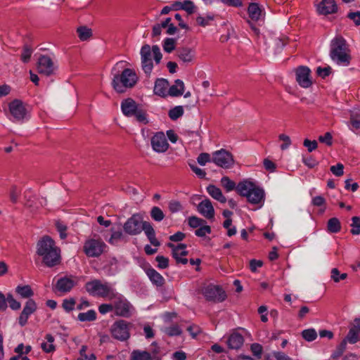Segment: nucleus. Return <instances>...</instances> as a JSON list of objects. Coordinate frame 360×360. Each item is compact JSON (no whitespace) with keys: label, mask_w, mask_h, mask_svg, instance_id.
Listing matches in <instances>:
<instances>
[{"label":"nucleus","mask_w":360,"mask_h":360,"mask_svg":"<svg viewBox=\"0 0 360 360\" xmlns=\"http://www.w3.org/2000/svg\"><path fill=\"white\" fill-rule=\"evenodd\" d=\"M345 338L348 340L349 343L354 344L360 340V333L354 326L350 328Z\"/></svg>","instance_id":"34"},{"label":"nucleus","mask_w":360,"mask_h":360,"mask_svg":"<svg viewBox=\"0 0 360 360\" xmlns=\"http://www.w3.org/2000/svg\"><path fill=\"white\" fill-rule=\"evenodd\" d=\"M150 215L151 217L156 221H160L165 217L163 212L158 207H153L152 208Z\"/></svg>","instance_id":"46"},{"label":"nucleus","mask_w":360,"mask_h":360,"mask_svg":"<svg viewBox=\"0 0 360 360\" xmlns=\"http://www.w3.org/2000/svg\"><path fill=\"white\" fill-rule=\"evenodd\" d=\"M153 150L158 153H165L169 148V143L165 134L162 131L155 134L150 140Z\"/></svg>","instance_id":"15"},{"label":"nucleus","mask_w":360,"mask_h":360,"mask_svg":"<svg viewBox=\"0 0 360 360\" xmlns=\"http://www.w3.org/2000/svg\"><path fill=\"white\" fill-rule=\"evenodd\" d=\"M243 337L238 333L231 334L226 340L227 345L231 349H238L243 345Z\"/></svg>","instance_id":"25"},{"label":"nucleus","mask_w":360,"mask_h":360,"mask_svg":"<svg viewBox=\"0 0 360 360\" xmlns=\"http://www.w3.org/2000/svg\"><path fill=\"white\" fill-rule=\"evenodd\" d=\"M347 277V274L346 273L340 274L336 268L331 270V278L336 283L345 279Z\"/></svg>","instance_id":"49"},{"label":"nucleus","mask_w":360,"mask_h":360,"mask_svg":"<svg viewBox=\"0 0 360 360\" xmlns=\"http://www.w3.org/2000/svg\"><path fill=\"white\" fill-rule=\"evenodd\" d=\"M278 139L280 141L283 142V143L281 145V150H285L288 149L291 145V140L289 136L281 134L279 135Z\"/></svg>","instance_id":"50"},{"label":"nucleus","mask_w":360,"mask_h":360,"mask_svg":"<svg viewBox=\"0 0 360 360\" xmlns=\"http://www.w3.org/2000/svg\"><path fill=\"white\" fill-rule=\"evenodd\" d=\"M156 261L158 263V266L160 269H166L168 266L169 259H168V258H167L164 256H162V255L157 256Z\"/></svg>","instance_id":"61"},{"label":"nucleus","mask_w":360,"mask_h":360,"mask_svg":"<svg viewBox=\"0 0 360 360\" xmlns=\"http://www.w3.org/2000/svg\"><path fill=\"white\" fill-rule=\"evenodd\" d=\"M255 186L254 182L245 179L238 184L236 190L240 195L247 197Z\"/></svg>","instance_id":"26"},{"label":"nucleus","mask_w":360,"mask_h":360,"mask_svg":"<svg viewBox=\"0 0 360 360\" xmlns=\"http://www.w3.org/2000/svg\"><path fill=\"white\" fill-rule=\"evenodd\" d=\"M212 162L224 169H229L234 165L233 155L224 149L214 152L212 156Z\"/></svg>","instance_id":"9"},{"label":"nucleus","mask_w":360,"mask_h":360,"mask_svg":"<svg viewBox=\"0 0 360 360\" xmlns=\"http://www.w3.org/2000/svg\"><path fill=\"white\" fill-rule=\"evenodd\" d=\"M8 108L10 115L14 121H22L27 115V109L23 103L20 100L15 99L11 102Z\"/></svg>","instance_id":"11"},{"label":"nucleus","mask_w":360,"mask_h":360,"mask_svg":"<svg viewBox=\"0 0 360 360\" xmlns=\"http://www.w3.org/2000/svg\"><path fill=\"white\" fill-rule=\"evenodd\" d=\"M146 275L150 281L158 286L164 283V278L154 269L148 268L146 270Z\"/></svg>","instance_id":"28"},{"label":"nucleus","mask_w":360,"mask_h":360,"mask_svg":"<svg viewBox=\"0 0 360 360\" xmlns=\"http://www.w3.org/2000/svg\"><path fill=\"white\" fill-rule=\"evenodd\" d=\"M75 304L76 302L74 298H67L65 299L63 302V308L67 312H70L74 309Z\"/></svg>","instance_id":"48"},{"label":"nucleus","mask_w":360,"mask_h":360,"mask_svg":"<svg viewBox=\"0 0 360 360\" xmlns=\"http://www.w3.org/2000/svg\"><path fill=\"white\" fill-rule=\"evenodd\" d=\"M296 80L300 86L309 87L312 84L310 70L304 66L298 68L296 70Z\"/></svg>","instance_id":"19"},{"label":"nucleus","mask_w":360,"mask_h":360,"mask_svg":"<svg viewBox=\"0 0 360 360\" xmlns=\"http://www.w3.org/2000/svg\"><path fill=\"white\" fill-rule=\"evenodd\" d=\"M246 198L250 203L262 204L264 202V192L262 188L255 186Z\"/></svg>","instance_id":"24"},{"label":"nucleus","mask_w":360,"mask_h":360,"mask_svg":"<svg viewBox=\"0 0 360 360\" xmlns=\"http://www.w3.org/2000/svg\"><path fill=\"white\" fill-rule=\"evenodd\" d=\"M150 354L145 351L134 350L131 355V360H149Z\"/></svg>","instance_id":"36"},{"label":"nucleus","mask_w":360,"mask_h":360,"mask_svg":"<svg viewBox=\"0 0 360 360\" xmlns=\"http://www.w3.org/2000/svg\"><path fill=\"white\" fill-rule=\"evenodd\" d=\"M139 108L136 102L131 98L124 99L121 103L122 112L127 117H133Z\"/></svg>","instance_id":"21"},{"label":"nucleus","mask_w":360,"mask_h":360,"mask_svg":"<svg viewBox=\"0 0 360 360\" xmlns=\"http://www.w3.org/2000/svg\"><path fill=\"white\" fill-rule=\"evenodd\" d=\"M111 333L115 338L126 340L129 338V325L123 320L117 321L112 326Z\"/></svg>","instance_id":"13"},{"label":"nucleus","mask_w":360,"mask_h":360,"mask_svg":"<svg viewBox=\"0 0 360 360\" xmlns=\"http://www.w3.org/2000/svg\"><path fill=\"white\" fill-rule=\"evenodd\" d=\"M45 340L46 341L41 344V349L46 353L53 352L56 349V347L53 344L54 338L51 335L47 334L45 337Z\"/></svg>","instance_id":"31"},{"label":"nucleus","mask_w":360,"mask_h":360,"mask_svg":"<svg viewBox=\"0 0 360 360\" xmlns=\"http://www.w3.org/2000/svg\"><path fill=\"white\" fill-rule=\"evenodd\" d=\"M7 301L9 304V307L13 310H18L21 307V304L20 302L17 301L12 295L8 294L7 295Z\"/></svg>","instance_id":"53"},{"label":"nucleus","mask_w":360,"mask_h":360,"mask_svg":"<svg viewBox=\"0 0 360 360\" xmlns=\"http://www.w3.org/2000/svg\"><path fill=\"white\" fill-rule=\"evenodd\" d=\"M37 68L40 74L46 76L53 74L58 69L56 57L53 55L40 56L37 61Z\"/></svg>","instance_id":"6"},{"label":"nucleus","mask_w":360,"mask_h":360,"mask_svg":"<svg viewBox=\"0 0 360 360\" xmlns=\"http://www.w3.org/2000/svg\"><path fill=\"white\" fill-rule=\"evenodd\" d=\"M86 290L93 296L108 297L112 298L115 296V292L112 285L106 282L99 280H94L86 283Z\"/></svg>","instance_id":"5"},{"label":"nucleus","mask_w":360,"mask_h":360,"mask_svg":"<svg viewBox=\"0 0 360 360\" xmlns=\"http://www.w3.org/2000/svg\"><path fill=\"white\" fill-rule=\"evenodd\" d=\"M110 266L108 267H105L106 271L110 275H113L119 271L117 261L115 259H112L110 261Z\"/></svg>","instance_id":"54"},{"label":"nucleus","mask_w":360,"mask_h":360,"mask_svg":"<svg viewBox=\"0 0 360 360\" xmlns=\"http://www.w3.org/2000/svg\"><path fill=\"white\" fill-rule=\"evenodd\" d=\"M182 10L191 15L195 12L196 6L192 1L184 0L183 1Z\"/></svg>","instance_id":"44"},{"label":"nucleus","mask_w":360,"mask_h":360,"mask_svg":"<svg viewBox=\"0 0 360 360\" xmlns=\"http://www.w3.org/2000/svg\"><path fill=\"white\" fill-rule=\"evenodd\" d=\"M140 54L142 70L147 75H150L153 69V58L157 64L160 63L162 59L160 49L157 45L150 46L145 44L141 47Z\"/></svg>","instance_id":"4"},{"label":"nucleus","mask_w":360,"mask_h":360,"mask_svg":"<svg viewBox=\"0 0 360 360\" xmlns=\"http://www.w3.org/2000/svg\"><path fill=\"white\" fill-rule=\"evenodd\" d=\"M142 226H143L142 231H144L145 234L146 235L147 237L155 233L154 229L153 228L152 225L149 222L143 221L142 224Z\"/></svg>","instance_id":"62"},{"label":"nucleus","mask_w":360,"mask_h":360,"mask_svg":"<svg viewBox=\"0 0 360 360\" xmlns=\"http://www.w3.org/2000/svg\"><path fill=\"white\" fill-rule=\"evenodd\" d=\"M32 349V347L30 345L25 346L22 343L19 344L15 348V352L18 354L20 356L22 354H28Z\"/></svg>","instance_id":"52"},{"label":"nucleus","mask_w":360,"mask_h":360,"mask_svg":"<svg viewBox=\"0 0 360 360\" xmlns=\"http://www.w3.org/2000/svg\"><path fill=\"white\" fill-rule=\"evenodd\" d=\"M340 223L337 218H331L328 222V229L332 233H337L340 230Z\"/></svg>","instance_id":"38"},{"label":"nucleus","mask_w":360,"mask_h":360,"mask_svg":"<svg viewBox=\"0 0 360 360\" xmlns=\"http://www.w3.org/2000/svg\"><path fill=\"white\" fill-rule=\"evenodd\" d=\"M15 292L23 298H29L34 295L31 287L28 285H18L15 288Z\"/></svg>","instance_id":"33"},{"label":"nucleus","mask_w":360,"mask_h":360,"mask_svg":"<svg viewBox=\"0 0 360 360\" xmlns=\"http://www.w3.org/2000/svg\"><path fill=\"white\" fill-rule=\"evenodd\" d=\"M351 233L353 235L360 234V218L359 217H353L352 218Z\"/></svg>","instance_id":"45"},{"label":"nucleus","mask_w":360,"mask_h":360,"mask_svg":"<svg viewBox=\"0 0 360 360\" xmlns=\"http://www.w3.org/2000/svg\"><path fill=\"white\" fill-rule=\"evenodd\" d=\"M250 349L254 356L258 359L261 358L262 353V347L261 345L258 343H254L251 345Z\"/></svg>","instance_id":"59"},{"label":"nucleus","mask_w":360,"mask_h":360,"mask_svg":"<svg viewBox=\"0 0 360 360\" xmlns=\"http://www.w3.org/2000/svg\"><path fill=\"white\" fill-rule=\"evenodd\" d=\"M20 194V190L17 186H12L9 192L10 199L12 201V202H17Z\"/></svg>","instance_id":"51"},{"label":"nucleus","mask_w":360,"mask_h":360,"mask_svg":"<svg viewBox=\"0 0 360 360\" xmlns=\"http://www.w3.org/2000/svg\"><path fill=\"white\" fill-rule=\"evenodd\" d=\"M176 40L172 38H167L163 41V49L167 53H171L175 49Z\"/></svg>","instance_id":"39"},{"label":"nucleus","mask_w":360,"mask_h":360,"mask_svg":"<svg viewBox=\"0 0 360 360\" xmlns=\"http://www.w3.org/2000/svg\"><path fill=\"white\" fill-rule=\"evenodd\" d=\"M37 306L34 300L30 299L26 302L18 319L21 326L27 323L29 316L37 310Z\"/></svg>","instance_id":"20"},{"label":"nucleus","mask_w":360,"mask_h":360,"mask_svg":"<svg viewBox=\"0 0 360 360\" xmlns=\"http://www.w3.org/2000/svg\"><path fill=\"white\" fill-rule=\"evenodd\" d=\"M79 281L80 278L77 276H71L60 278L56 282V289L63 293L68 292Z\"/></svg>","instance_id":"17"},{"label":"nucleus","mask_w":360,"mask_h":360,"mask_svg":"<svg viewBox=\"0 0 360 360\" xmlns=\"http://www.w3.org/2000/svg\"><path fill=\"white\" fill-rule=\"evenodd\" d=\"M32 54V50L28 46H25L21 54V60L24 63H27Z\"/></svg>","instance_id":"60"},{"label":"nucleus","mask_w":360,"mask_h":360,"mask_svg":"<svg viewBox=\"0 0 360 360\" xmlns=\"http://www.w3.org/2000/svg\"><path fill=\"white\" fill-rule=\"evenodd\" d=\"M37 253L41 257L45 265L49 267L54 266L60 263V250L49 236L43 237L37 243Z\"/></svg>","instance_id":"2"},{"label":"nucleus","mask_w":360,"mask_h":360,"mask_svg":"<svg viewBox=\"0 0 360 360\" xmlns=\"http://www.w3.org/2000/svg\"><path fill=\"white\" fill-rule=\"evenodd\" d=\"M250 18L253 21H258L263 18V11L256 3H251L248 8Z\"/></svg>","instance_id":"27"},{"label":"nucleus","mask_w":360,"mask_h":360,"mask_svg":"<svg viewBox=\"0 0 360 360\" xmlns=\"http://www.w3.org/2000/svg\"><path fill=\"white\" fill-rule=\"evenodd\" d=\"M207 191L214 199L221 203L226 202V198L218 187L214 185H210L207 187Z\"/></svg>","instance_id":"29"},{"label":"nucleus","mask_w":360,"mask_h":360,"mask_svg":"<svg viewBox=\"0 0 360 360\" xmlns=\"http://www.w3.org/2000/svg\"><path fill=\"white\" fill-rule=\"evenodd\" d=\"M330 56L333 61L338 65H349L351 59L349 49L342 37H336L331 41Z\"/></svg>","instance_id":"3"},{"label":"nucleus","mask_w":360,"mask_h":360,"mask_svg":"<svg viewBox=\"0 0 360 360\" xmlns=\"http://www.w3.org/2000/svg\"><path fill=\"white\" fill-rule=\"evenodd\" d=\"M214 17L212 14H207L205 16L199 15L196 18L197 23L202 26L206 27L210 25V22L214 20Z\"/></svg>","instance_id":"37"},{"label":"nucleus","mask_w":360,"mask_h":360,"mask_svg":"<svg viewBox=\"0 0 360 360\" xmlns=\"http://www.w3.org/2000/svg\"><path fill=\"white\" fill-rule=\"evenodd\" d=\"M167 246L171 249L172 257L177 263L182 264L188 263V259L185 257L188 255L186 244L168 243Z\"/></svg>","instance_id":"12"},{"label":"nucleus","mask_w":360,"mask_h":360,"mask_svg":"<svg viewBox=\"0 0 360 360\" xmlns=\"http://www.w3.org/2000/svg\"><path fill=\"white\" fill-rule=\"evenodd\" d=\"M177 58L184 65H193L196 59V51L188 46L181 47L177 51Z\"/></svg>","instance_id":"16"},{"label":"nucleus","mask_w":360,"mask_h":360,"mask_svg":"<svg viewBox=\"0 0 360 360\" xmlns=\"http://www.w3.org/2000/svg\"><path fill=\"white\" fill-rule=\"evenodd\" d=\"M124 61L117 62L113 68V71L123 69L121 73H114L112 85L118 93H124L127 89L132 88L139 80L136 71L131 68H124Z\"/></svg>","instance_id":"1"},{"label":"nucleus","mask_w":360,"mask_h":360,"mask_svg":"<svg viewBox=\"0 0 360 360\" xmlns=\"http://www.w3.org/2000/svg\"><path fill=\"white\" fill-rule=\"evenodd\" d=\"M331 172L336 176H340L344 173V166L342 163H338L336 165L330 167Z\"/></svg>","instance_id":"58"},{"label":"nucleus","mask_w":360,"mask_h":360,"mask_svg":"<svg viewBox=\"0 0 360 360\" xmlns=\"http://www.w3.org/2000/svg\"><path fill=\"white\" fill-rule=\"evenodd\" d=\"M302 338L308 341L311 342L317 337L316 331L314 328L304 330L302 333Z\"/></svg>","instance_id":"42"},{"label":"nucleus","mask_w":360,"mask_h":360,"mask_svg":"<svg viewBox=\"0 0 360 360\" xmlns=\"http://www.w3.org/2000/svg\"><path fill=\"white\" fill-rule=\"evenodd\" d=\"M77 318L80 321H92L96 319V313L91 309L86 312L79 313Z\"/></svg>","instance_id":"35"},{"label":"nucleus","mask_w":360,"mask_h":360,"mask_svg":"<svg viewBox=\"0 0 360 360\" xmlns=\"http://www.w3.org/2000/svg\"><path fill=\"white\" fill-rule=\"evenodd\" d=\"M184 91V83L181 79H176L174 84L169 87V96H181Z\"/></svg>","instance_id":"30"},{"label":"nucleus","mask_w":360,"mask_h":360,"mask_svg":"<svg viewBox=\"0 0 360 360\" xmlns=\"http://www.w3.org/2000/svg\"><path fill=\"white\" fill-rule=\"evenodd\" d=\"M198 212L207 219H212L214 216V210L210 200H202L198 207Z\"/></svg>","instance_id":"23"},{"label":"nucleus","mask_w":360,"mask_h":360,"mask_svg":"<svg viewBox=\"0 0 360 360\" xmlns=\"http://www.w3.org/2000/svg\"><path fill=\"white\" fill-rule=\"evenodd\" d=\"M221 184L227 192L231 191L236 188L235 182L231 180L228 176L222 177Z\"/></svg>","instance_id":"41"},{"label":"nucleus","mask_w":360,"mask_h":360,"mask_svg":"<svg viewBox=\"0 0 360 360\" xmlns=\"http://www.w3.org/2000/svg\"><path fill=\"white\" fill-rule=\"evenodd\" d=\"M114 309L117 315L129 317L134 312V308L129 302L121 295L115 294Z\"/></svg>","instance_id":"7"},{"label":"nucleus","mask_w":360,"mask_h":360,"mask_svg":"<svg viewBox=\"0 0 360 360\" xmlns=\"http://www.w3.org/2000/svg\"><path fill=\"white\" fill-rule=\"evenodd\" d=\"M333 137L330 132H326L324 135L320 136L319 140L320 142L326 144L327 146H331L333 143Z\"/></svg>","instance_id":"64"},{"label":"nucleus","mask_w":360,"mask_h":360,"mask_svg":"<svg viewBox=\"0 0 360 360\" xmlns=\"http://www.w3.org/2000/svg\"><path fill=\"white\" fill-rule=\"evenodd\" d=\"M105 244L101 239L91 238L84 244V252L87 257H98L104 251Z\"/></svg>","instance_id":"8"},{"label":"nucleus","mask_w":360,"mask_h":360,"mask_svg":"<svg viewBox=\"0 0 360 360\" xmlns=\"http://www.w3.org/2000/svg\"><path fill=\"white\" fill-rule=\"evenodd\" d=\"M211 231V229L209 226L207 225H201L195 232V235L199 237L205 236L207 234H209Z\"/></svg>","instance_id":"57"},{"label":"nucleus","mask_w":360,"mask_h":360,"mask_svg":"<svg viewBox=\"0 0 360 360\" xmlns=\"http://www.w3.org/2000/svg\"><path fill=\"white\" fill-rule=\"evenodd\" d=\"M153 92L161 97L169 96V82L163 78L158 79L155 82Z\"/></svg>","instance_id":"22"},{"label":"nucleus","mask_w":360,"mask_h":360,"mask_svg":"<svg viewBox=\"0 0 360 360\" xmlns=\"http://www.w3.org/2000/svg\"><path fill=\"white\" fill-rule=\"evenodd\" d=\"M349 127L352 131H355V130L360 129V117H357L352 115L350 117V125Z\"/></svg>","instance_id":"55"},{"label":"nucleus","mask_w":360,"mask_h":360,"mask_svg":"<svg viewBox=\"0 0 360 360\" xmlns=\"http://www.w3.org/2000/svg\"><path fill=\"white\" fill-rule=\"evenodd\" d=\"M184 114L182 106H176L169 112V116L172 120H176Z\"/></svg>","instance_id":"47"},{"label":"nucleus","mask_w":360,"mask_h":360,"mask_svg":"<svg viewBox=\"0 0 360 360\" xmlns=\"http://www.w3.org/2000/svg\"><path fill=\"white\" fill-rule=\"evenodd\" d=\"M315 6L317 12L321 15L333 13L338 9L334 0H316Z\"/></svg>","instance_id":"18"},{"label":"nucleus","mask_w":360,"mask_h":360,"mask_svg":"<svg viewBox=\"0 0 360 360\" xmlns=\"http://www.w3.org/2000/svg\"><path fill=\"white\" fill-rule=\"evenodd\" d=\"M133 116L141 124H146L149 122L146 111L141 108H139Z\"/></svg>","instance_id":"40"},{"label":"nucleus","mask_w":360,"mask_h":360,"mask_svg":"<svg viewBox=\"0 0 360 360\" xmlns=\"http://www.w3.org/2000/svg\"><path fill=\"white\" fill-rule=\"evenodd\" d=\"M77 33L81 41H88L92 36V30L86 26H80L77 27Z\"/></svg>","instance_id":"32"},{"label":"nucleus","mask_w":360,"mask_h":360,"mask_svg":"<svg viewBox=\"0 0 360 360\" xmlns=\"http://www.w3.org/2000/svg\"><path fill=\"white\" fill-rule=\"evenodd\" d=\"M143 221L139 215L134 214L124 224V231L129 235H137L142 231Z\"/></svg>","instance_id":"14"},{"label":"nucleus","mask_w":360,"mask_h":360,"mask_svg":"<svg viewBox=\"0 0 360 360\" xmlns=\"http://www.w3.org/2000/svg\"><path fill=\"white\" fill-rule=\"evenodd\" d=\"M202 293L207 300L222 302L226 299L225 292L219 286L208 284L202 289Z\"/></svg>","instance_id":"10"},{"label":"nucleus","mask_w":360,"mask_h":360,"mask_svg":"<svg viewBox=\"0 0 360 360\" xmlns=\"http://www.w3.org/2000/svg\"><path fill=\"white\" fill-rule=\"evenodd\" d=\"M169 209L172 212H177L182 209V205L177 200H171L169 202Z\"/></svg>","instance_id":"63"},{"label":"nucleus","mask_w":360,"mask_h":360,"mask_svg":"<svg viewBox=\"0 0 360 360\" xmlns=\"http://www.w3.org/2000/svg\"><path fill=\"white\" fill-rule=\"evenodd\" d=\"M197 161L199 165L204 166L206 165V163L212 162V158L210 157V154L202 153L198 155Z\"/></svg>","instance_id":"56"},{"label":"nucleus","mask_w":360,"mask_h":360,"mask_svg":"<svg viewBox=\"0 0 360 360\" xmlns=\"http://www.w3.org/2000/svg\"><path fill=\"white\" fill-rule=\"evenodd\" d=\"M163 331L169 336L179 335L181 333V329L177 325H172L166 327L164 328Z\"/></svg>","instance_id":"43"}]
</instances>
